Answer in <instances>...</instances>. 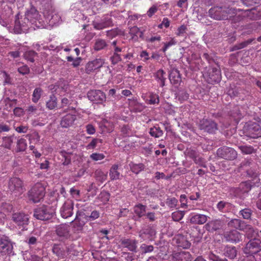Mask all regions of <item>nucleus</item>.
I'll use <instances>...</instances> for the list:
<instances>
[{
    "instance_id": "f257e3e1",
    "label": "nucleus",
    "mask_w": 261,
    "mask_h": 261,
    "mask_svg": "<svg viewBox=\"0 0 261 261\" xmlns=\"http://www.w3.org/2000/svg\"><path fill=\"white\" fill-rule=\"evenodd\" d=\"M25 16L29 21L30 24L34 30L44 28L45 24L39 12L35 7L32 6L25 13Z\"/></svg>"
},
{
    "instance_id": "f03ea898",
    "label": "nucleus",
    "mask_w": 261,
    "mask_h": 261,
    "mask_svg": "<svg viewBox=\"0 0 261 261\" xmlns=\"http://www.w3.org/2000/svg\"><path fill=\"white\" fill-rule=\"evenodd\" d=\"M45 189L41 182L35 184L28 193V198L34 203L39 202L45 196Z\"/></svg>"
},
{
    "instance_id": "7ed1b4c3",
    "label": "nucleus",
    "mask_w": 261,
    "mask_h": 261,
    "mask_svg": "<svg viewBox=\"0 0 261 261\" xmlns=\"http://www.w3.org/2000/svg\"><path fill=\"white\" fill-rule=\"evenodd\" d=\"M220 66H206L203 75L206 78L209 84H214L218 83L221 79V73Z\"/></svg>"
},
{
    "instance_id": "20e7f679",
    "label": "nucleus",
    "mask_w": 261,
    "mask_h": 261,
    "mask_svg": "<svg viewBox=\"0 0 261 261\" xmlns=\"http://www.w3.org/2000/svg\"><path fill=\"white\" fill-rule=\"evenodd\" d=\"M84 213L81 211H77L76 214V217L73 221H72L71 227V233L72 236L76 235L74 239H77L79 236H77L80 233L83 232L85 227L87 226H85V222L83 220V216Z\"/></svg>"
},
{
    "instance_id": "39448f33",
    "label": "nucleus",
    "mask_w": 261,
    "mask_h": 261,
    "mask_svg": "<svg viewBox=\"0 0 261 261\" xmlns=\"http://www.w3.org/2000/svg\"><path fill=\"white\" fill-rule=\"evenodd\" d=\"M29 21L25 16H20L19 14H17L15 16L14 32L15 34H21L22 33H27L29 29L31 28Z\"/></svg>"
},
{
    "instance_id": "423d86ee",
    "label": "nucleus",
    "mask_w": 261,
    "mask_h": 261,
    "mask_svg": "<svg viewBox=\"0 0 261 261\" xmlns=\"http://www.w3.org/2000/svg\"><path fill=\"white\" fill-rule=\"evenodd\" d=\"M198 128L203 133L208 134H215L218 129L217 123L211 119H205L199 121Z\"/></svg>"
},
{
    "instance_id": "0eeeda50",
    "label": "nucleus",
    "mask_w": 261,
    "mask_h": 261,
    "mask_svg": "<svg viewBox=\"0 0 261 261\" xmlns=\"http://www.w3.org/2000/svg\"><path fill=\"white\" fill-rule=\"evenodd\" d=\"M261 251V240L258 238L251 239L243 248V252L248 255H253Z\"/></svg>"
},
{
    "instance_id": "6e6552de",
    "label": "nucleus",
    "mask_w": 261,
    "mask_h": 261,
    "mask_svg": "<svg viewBox=\"0 0 261 261\" xmlns=\"http://www.w3.org/2000/svg\"><path fill=\"white\" fill-rule=\"evenodd\" d=\"M237 254V251L234 246H226L224 249V257H221L213 253L208 254V258L213 261H227L225 257L229 259H234Z\"/></svg>"
},
{
    "instance_id": "1a4fd4ad",
    "label": "nucleus",
    "mask_w": 261,
    "mask_h": 261,
    "mask_svg": "<svg viewBox=\"0 0 261 261\" xmlns=\"http://www.w3.org/2000/svg\"><path fill=\"white\" fill-rule=\"evenodd\" d=\"M241 167L246 170L247 176L253 180L257 181L259 176L258 167L254 163L250 162L248 160H245L241 163Z\"/></svg>"
},
{
    "instance_id": "9d476101",
    "label": "nucleus",
    "mask_w": 261,
    "mask_h": 261,
    "mask_svg": "<svg viewBox=\"0 0 261 261\" xmlns=\"http://www.w3.org/2000/svg\"><path fill=\"white\" fill-rule=\"evenodd\" d=\"M229 11L225 7L216 6L209 10L208 15L216 20H226L228 18Z\"/></svg>"
},
{
    "instance_id": "9b49d317",
    "label": "nucleus",
    "mask_w": 261,
    "mask_h": 261,
    "mask_svg": "<svg viewBox=\"0 0 261 261\" xmlns=\"http://www.w3.org/2000/svg\"><path fill=\"white\" fill-rule=\"evenodd\" d=\"M8 188L15 196L21 195L24 191L22 181L17 177H12L10 179Z\"/></svg>"
},
{
    "instance_id": "f8f14e48",
    "label": "nucleus",
    "mask_w": 261,
    "mask_h": 261,
    "mask_svg": "<svg viewBox=\"0 0 261 261\" xmlns=\"http://www.w3.org/2000/svg\"><path fill=\"white\" fill-rule=\"evenodd\" d=\"M69 86L67 81L61 79L55 85H50L48 86L49 90L53 93H55L60 95H64L65 93L67 94L68 89Z\"/></svg>"
},
{
    "instance_id": "ddd939ff",
    "label": "nucleus",
    "mask_w": 261,
    "mask_h": 261,
    "mask_svg": "<svg viewBox=\"0 0 261 261\" xmlns=\"http://www.w3.org/2000/svg\"><path fill=\"white\" fill-rule=\"evenodd\" d=\"M245 130L247 136L252 138L261 137V127L255 122H250L245 126Z\"/></svg>"
},
{
    "instance_id": "4468645a",
    "label": "nucleus",
    "mask_w": 261,
    "mask_h": 261,
    "mask_svg": "<svg viewBox=\"0 0 261 261\" xmlns=\"http://www.w3.org/2000/svg\"><path fill=\"white\" fill-rule=\"evenodd\" d=\"M217 154L219 157L227 160H233L237 157V151L233 148L226 146L218 148Z\"/></svg>"
},
{
    "instance_id": "2eb2a0df",
    "label": "nucleus",
    "mask_w": 261,
    "mask_h": 261,
    "mask_svg": "<svg viewBox=\"0 0 261 261\" xmlns=\"http://www.w3.org/2000/svg\"><path fill=\"white\" fill-rule=\"evenodd\" d=\"M33 216L37 219L44 221L52 217V213L47 206L42 205L35 209Z\"/></svg>"
},
{
    "instance_id": "dca6fc26",
    "label": "nucleus",
    "mask_w": 261,
    "mask_h": 261,
    "mask_svg": "<svg viewBox=\"0 0 261 261\" xmlns=\"http://www.w3.org/2000/svg\"><path fill=\"white\" fill-rule=\"evenodd\" d=\"M88 99L97 103H101L106 100L105 93L99 90H91L87 93Z\"/></svg>"
},
{
    "instance_id": "f3484780",
    "label": "nucleus",
    "mask_w": 261,
    "mask_h": 261,
    "mask_svg": "<svg viewBox=\"0 0 261 261\" xmlns=\"http://www.w3.org/2000/svg\"><path fill=\"white\" fill-rule=\"evenodd\" d=\"M170 261H191L192 257L189 252L186 251H173L169 257Z\"/></svg>"
},
{
    "instance_id": "a211bd4d",
    "label": "nucleus",
    "mask_w": 261,
    "mask_h": 261,
    "mask_svg": "<svg viewBox=\"0 0 261 261\" xmlns=\"http://www.w3.org/2000/svg\"><path fill=\"white\" fill-rule=\"evenodd\" d=\"M70 226L66 224H62L56 228V233L60 237L66 239H74V237L70 232Z\"/></svg>"
},
{
    "instance_id": "6ab92c4d",
    "label": "nucleus",
    "mask_w": 261,
    "mask_h": 261,
    "mask_svg": "<svg viewBox=\"0 0 261 261\" xmlns=\"http://www.w3.org/2000/svg\"><path fill=\"white\" fill-rule=\"evenodd\" d=\"M13 245L7 237L0 238V253L2 255H10L13 252Z\"/></svg>"
},
{
    "instance_id": "aec40b11",
    "label": "nucleus",
    "mask_w": 261,
    "mask_h": 261,
    "mask_svg": "<svg viewBox=\"0 0 261 261\" xmlns=\"http://www.w3.org/2000/svg\"><path fill=\"white\" fill-rule=\"evenodd\" d=\"M47 7L48 9L45 8L43 10L44 16L49 21L50 25H54L59 22L60 17L55 12L51 6L47 5Z\"/></svg>"
},
{
    "instance_id": "412c9836",
    "label": "nucleus",
    "mask_w": 261,
    "mask_h": 261,
    "mask_svg": "<svg viewBox=\"0 0 261 261\" xmlns=\"http://www.w3.org/2000/svg\"><path fill=\"white\" fill-rule=\"evenodd\" d=\"M12 219L18 226L24 228L29 223V218L27 215L22 213H15L12 215Z\"/></svg>"
},
{
    "instance_id": "4be33fe9",
    "label": "nucleus",
    "mask_w": 261,
    "mask_h": 261,
    "mask_svg": "<svg viewBox=\"0 0 261 261\" xmlns=\"http://www.w3.org/2000/svg\"><path fill=\"white\" fill-rule=\"evenodd\" d=\"M73 202L70 200H67L60 209L61 216L65 219L71 217L73 214Z\"/></svg>"
},
{
    "instance_id": "5701e85b",
    "label": "nucleus",
    "mask_w": 261,
    "mask_h": 261,
    "mask_svg": "<svg viewBox=\"0 0 261 261\" xmlns=\"http://www.w3.org/2000/svg\"><path fill=\"white\" fill-rule=\"evenodd\" d=\"M224 237L227 241L237 243L242 241L243 234L237 230H232L225 232Z\"/></svg>"
},
{
    "instance_id": "b1692460",
    "label": "nucleus",
    "mask_w": 261,
    "mask_h": 261,
    "mask_svg": "<svg viewBox=\"0 0 261 261\" xmlns=\"http://www.w3.org/2000/svg\"><path fill=\"white\" fill-rule=\"evenodd\" d=\"M112 23V19L109 16L104 17L99 21L94 20L92 22L94 28L99 30L111 26Z\"/></svg>"
},
{
    "instance_id": "393cba45",
    "label": "nucleus",
    "mask_w": 261,
    "mask_h": 261,
    "mask_svg": "<svg viewBox=\"0 0 261 261\" xmlns=\"http://www.w3.org/2000/svg\"><path fill=\"white\" fill-rule=\"evenodd\" d=\"M121 244L125 248L132 252H136L138 241L135 239L123 238L120 240Z\"/></svg>"
},
{
    "instance_id": "a878e982",
    "label": "nucleus",
    "mask_w": 261,
    "mask_h": 261,
    "mask_svg": "<svg viewBox=\"0 0 261 261\" xmlns=\"http://www.w3.org/2000/svg\"><path fill=\"white\" fill-rule=\"evenodd\" d=\"M76 119L75 115L67 114L61 118L60 125L63 128H68L73 124Z\"/></svg>"
},
{
    "instance_id": "bb28decb",
    "label": "nucleus",
    "mask_w": 261,
    "mask_h": 261,
    "mask_svg": "<svg viewBox=\"0 0 261 261\" xmlns=\"http://www.w3.org/2000/svg\"><path fill=\"white\" fill-rule=\"evenodd\" d=\"M207 216L203 214H191L190 221L192 224L202 225L207 221Z\"/></svg>"
},
{
    "instance_id": "cd10ccee",
    "label": "nucleus",
    "mask_w": 261,
    "mask_h": 261,
    "mask_svg": "<svg viewBox=\"0 0 261 261\" xmlns=\"http://www.w3.org/2000/svg\"><path fill=\"white\" fill-rule=\"evenodd\" d=\"M173 241L175 243L177 246L183 248H188L190 247L191 243L189 242L186 238L182 235L178 234L174 237Z\"/></svg>"
},
{
    "instance_id": "c85d7f7f",
    "label": "nucleus",
    "mask_w": 261,
    "mask_h": 261,
    "mask_svg": "<svg viewBox=\"0 0 261 261\" xmlns=\"http://www.w3.org/2000/svg\"><path fill=\"white\" fill-rule=\"evenodd\" d=\"M222 227V222L220 220L209 221L205 225V228L209 232H213Z\"/></svg>"
},
{
    "instance_id": "c756f323",
    "label": "nucleus",
    "mask_w": 261,
    "mask_h": 261,
    "mask_svg": "<svg viewBox=\"0 0 261 261\" xmlns=\"http://www.w3.org/2000/svg\"><path fill=\"white\" fill-rule=\"evenodd\" d=\"M169 79L173 84H179L181 81V77L179 70L177 69L173 68L169 74Z\"/></svg>"
},
{
    "instance_id": "7c9ffc66",
    "label": "nucleus",
    "mask_w": 261,
    "mask_h": 261,
    "mask_svg": "<svg viewBox=\"0 0 261 261\" xmlns=\"http://www.w3.org/2000/svg\"><path fill=\"white\" fill-rule=\"evenodd\" d=\"M146 103L149 105H158L160 102L159 96L153 92H149L146 96V98H144Z\"/></svg>"
},
{
    "instance_id": "2f4dec72",
    "label": "nucleus",
    "mask_w": 261,
    "mask_h": 261,
    "mask_svg": "<svg viewBox=\"0 0 261 261\" xmlns=\"http://www.w3.org/2000/svg\"><path fill=\"white\" fill-rule=\"evenodd\" d=\"M241 231L246 233L248 238H252L257 234V230L254 229L251 225L247 224L245 222Z\"/></svg>"
},
{
    "instance_id": "473e14b6",
    "label": "nucleus",
    "mask_w": 261,
    "mask_h": 261,
    "mask_svg": "<svg viewBox=\"0 0 261 261\" xmlns=\"http://www.w3.org/2000/svg\"><path fill=\"white\" fill-rule=\"evenodd\" d=\"M146 206L141 203L136 204L134 207V212L138 218H141L146 214Z\"/></svg>"
},
{
    "instance_id": "72a5a7b5",
    "label": "nucleus",
    "mask_w": 261,
    "mask_h": 261,
    "mask_svg": "<svg viewBox=\"0 0 261 261\" xmlns=\"http://www.w3.org/2000/svg\"><path fill=\"white\" fill-rule=\"evenodd\" d=\"M245 221L238 219H233L229 221L227 226L229 228H233L236 229L242 230Z\"/></svg>"
},
{
    "instance_id": "f704fd0d",
    "label": "nucleus",
    "mask_w": 261,
    "mask_h": 261,
    "mask_svg": "<svg viewBox=\"0 0 261 261\" xmlns=\"http://www.w3.org/2000/svg\"><path fill=\"white\" fill-rule=\"evenodd\" d=\"M119 166L117 164L113 165L110 170L109 175L112 180L119 179L120 176V173L118 171Z\"/></svg>"
},
{
    "instance_id": "c9c22d12",
    "label": "nucleus",
    "mask_w": 261,
    "mask_h": 261,
    "mask_svg": "<svg viewBox=\"0 0 261 261\" xmlns=\"http://www.w3.org/2000/svg\"><path fill=\"white\" fill-rule=\"evenodd\" d=\"M24 58L31 63H34L38 59V54L33 50H29L23 54Z\"/></svg>"
},
{
    "instance_id": "e433bc0d",
    "label": "nucleus",
    "mask_w": 261,
    "mask_h": 261,
    "mask_svg": "<svg viewBox=\"0 0 261 261\" xmlns=\"http://www.w3.org/2000/svg\"><path fill=\"white\" fill-rule=\"evenodd\" d=\"M52 251L54 254L59 257L64 258L65 256V252L63 246L60 244H54Z\"/></svg>"
},
{
    "instance_id": "4c0bfd02",
    "label": "nucleus",
    "mask_w": 261,
    "mask_h": 261,
    "mask_svg": "<svg viewBox=\"0 0 261 261\" xmlns=\"http://www.w3.org/2000/svg\"><path fill=\"white\" fill-rule=\"evenodd\" d=\"M145 235H148V238L150 239V238H152L155 235V231L154 229L148 227L146 229H144L141 230L139 232V237L143 239L144 240H145Z\"/></svg>"
},
{
    "instance_id": "58836bf2",
    "label": "nucleus",
    "mask_w": 261,
    "mask_h": 261,
    "mask_svg": "<svg viewBox=\"0 0 261 261\" xmlns=\"http://www.w3.org/2000/svg\"><path fill=\"white\" fill-rule=\"evenodd\" d=\"M13 210V205L10 202L0 200V211L4 214L10 213Z\"/></svg>"
},
{
    "instance_id": "ea45409f",
    "label": "nucleus",
    "mask_w": 261,
    "mask_h": 261,
    "mask_svg": "<svg viewBox=\"0 0 261 261\" xmlns=\"http://www.w3.org/2000/svg\"><path fill=\"white\" fill-rule=\"evenodd\" d=\"M129 165L132 172L136 174L144 170L145 167L143 163L135 164L131 163Z\"/></svg>"
},
{
    "instance_id": "a19ab883",
    "label": "nucleus",
    "mask_w": 261,
    "mask_h": 261,
    "mask_svg": "<svg viewBox=\"0 0 261 261\" xmlns=\"http://www.w3.org/2000/svg\"><path fill=\"white\" fill-rule=\"evenodd\" d=\"M16 138L13 136L5 137L3 138L2 146L10 149Z\"/></svg>"
},
{
    "instance_id": "79ce46f5",
    "label": "nucleus",
    "mask_w": 261,
    "mask_h": 261,
    "mask_svg": "<svg viewBox=\"0 0 261 261\" xmlns=\"http://www.w3.org/2000/svg\"><path fill=\"white\" fill-rule=\"evenodd\" d=\"M43 93L42 89L40 88H36L34 89L32 94V101L34 103H37L40 99Z\"/></svg>"
},
{
    "instance_id": "37998d69",
    "label": "nucleus",
    "mask_w": 261,
    "mask_h": 261,
    "mask_svg": "<svg viewBox=\"0 0 261 261\" xmlns=\"http://www.w3.org/2000/svg\"><path fill=\"white\" fill-rule=\"evenodd\" d=\"M46 107L49 110H53L57 106V98L53 94L50 96L49 99L46 102Z\"/></svg>"
},
{
    "instance_id": "c03bdc74",
    "label": "nucleus",
    "mask_w": 261,
    "mask_h": 261,
    "mask_svg": "<svg viewBox=\"0 0 261 261\" xmlns=\"http://www.w3.org/2000/svg\"><path fill=\"white\" fill-rule=\"evenodd\" d=\"M261 24L259 22H253L246 25V29L248 30L246 33L247 34H250L253 31H256L260 29Z\"/></svg>"
},
{
    "instance_id": "a18cd8bd",
    "label": "nucleus",
    "mask_w": 261,
    "mask_h": 261,
    "mask_svg": "<svg viewBox=\"0 0 261 261\" xmlns=\"http://www.w3.org/2000/svg\"><path fill=\"white\" fill-rule=\"evenodd\" d=\"M94 176L96 180L102 182L107 178V174L105 173L101 170L97 169L94 173Z\"/></svg>"
},
{
    "instance_id": "49530a36",
    "label": "nucleus",
    "mask_w": 261,
    "mask_h": 261,
    "mask_svg": "<svg viewBox=\"0 0 261 261\" xmlns=\"http://www.w3.org/2000/svg\"><path fill=\"white\" fill-rule=\"evenodd\" d=\"M149 134L152 137L159 138L163 135V133L159 126H154L150 129Z\"/></svg>"
},
{
    "instance_id": "de8ad7c7",
    "label": "nucleus",
    "mask_w": 261,
    "mask_h": 261,
    "mask_svg": "<svg viewBox=\"0 0 261 261\" xmlns=\"http://www.w3.org/2000/svg\"><path fill=\"white\" fill-rule=\"evenodd\" d=\"M252 185L249 181H246L241 182L239 187V189L242 193H247L251 189Z\"/></svg>"
},
{
    "instance_id": "09e8293b",
    "label": "nucleus",
    "mask_w": 261,
    "mask_h": 261,
    "mask_svg": "<svg viewBox=\"0 0 261 261\" xmlns=\"http://www.w3.org/2000/svg\"><path fill=\"white\" fill-rule=\"evenodd\" d=\"M252 211L251 209L245 208L240 211L239 214L244 219H249L251 218Z\"/></svg>"
},
{
    "instance_id": "8fccbe9b",
    "label": "nucleus",
    "mask_w": 261,
    "mask_h": 261,
    "mask_svg": "<svg viewBox=\"0 0 261 261\" xmlns=\"http://www.w3.org/2000/svg\"><path fill=\"white\" fill-rule=\"evenodd\" d=\"M99 216L100 213L98 211H93L91 212L90 216H87L84 213V215L83 216V218H84V219H85L87 221H92L98 218L99 217Z\"/></svg>"
},
{
    "instance_id": "3c124183",
    "label": "nucleus",
    "mask_w": 261,
    "mask_h": 261,
    "mask_svg": "<svg viewBox=\"0 0 261 261\" xmlns=\"http://www.w3.org/2000/svg\"><path fill=\"white\" fill-rule=\"evenodd\" d=\"M129 33L133 35V38H135V36L137 37L139 36L141 38H143V33L137 27H134L130 29Z\"/></svg>"
},
{
    "instance_id": "603ef678",
    "label": "nucleus",
    "mask_w": 261,
    "mask_h": 261,
    "mask_svg": "<svg viewBox=\"0 0 261 261\" xmlns=\"http://www.w3.org/2000/svg\"><path fill=\"white\" fill-rule=\"evenodd\" d=\"M176 97L180 102H183L188 99L189 94L185 90H180L179 91Z\"/></svg>"
},
{
    "instance_id": "864d4df0",
    "label": "nucleus",
    "mask_w": 261,
    "mask_h": 261,
    "mask_svg": "<svg viewBox=\"0 0 261 261\" xmlns=\"http://www.w3.org/2000/svg\"><path fill=\"white\" fill-rule=\"evenodd\" d=\"M26 140L23 138H20L17 141V150L19 151H23L25 150L27 147Z\"/></svg>"
},
{
    "instance_id": "5fc2aeb1",
    "label": "nucleus",
    "mask_w": 261,
    "mask_h": 261,
    "mask_svg": "<svg viewBox=\"0 0 261 261\" xmlns=\"http://www.w3.org/2000/svg\"><path fill=\"white\" fill-rule=\"evenodd\" d=\"M185 215V211H177L172 213V218L174 221L181 220Z\"/></svg>"
},
{
    "instance_id": "6e6d98bb",
    "label": "nucleus",
    "mask_w": 261,
    "mask_h": 261,
    "mask_svg": "<svg viewBox=\"0 0 261 261\" xmlns=\"http://www.w3.org/2000/svg\"><path fill=\"white\" fill-rule=\"evenodd\" d=\"M107 45V44L104 40L98 39L96 41L94 48L96 50H100L103 49Z\"/></svg>"
},
{
    "instance_id": "4d7b16f0",
    "label": "nucleus",
    "mask_w": 261,
    "mask_h": 261,
    "mask_svg": "<svg viewBox=\"0 0 261 261\" xmlns=\"http://www.w3.org/2000/svg\"><path fill=\"white\" fill-rule=\"evenodd\" d=\"M165 72L161 69L159 70L156 73V78L160 80V86L161 87H163L165 85V80L166 79L165 77Z\"/></svg>"
},
{
    "instance_id": "13d9d810",
    "label": "nucleus",
    "mask_w": 261,
    "mask_h": 261,
    "mask_svg": "<svg viewBox=\"0 0 261 261\" xmlns=\"http://www.w3.org/2000/svg\"><path fill=\"white\" fill-rule=\"evenodd\" d=\"M242 153L246 154H252L255 152V150L251 146H240L239 147Z\"/></svg>"
},
{
    "instance_id": "bf43d9fd",
    "label": "nucleus",
    "mask_w": 261,
    "mask_h": 261,
    "mask_svg": "<svg viewBox=\"0 0 261 261\" xmlns=\"http://www.w3.org/2000/svg\"><path fill=\"white\" fill-rule=\"evenodd\" d=\"M133 103L134 106L133 108H132V110L134 112H141L145 108V106L143 103H139L137 101H134Z\"/></svg>"
},
{
    "instance_id": "052dcab7",
    "label": "nucleus",
    "mask_w": 261,
    "mask_h": 261,
    "mask_svg": "<svg viewBox=\"0 0 261 261\" xmlns=\"http://www.w3.org/2000/svg\"><path fill=\"white\" fill-rule=\"evenodd\" d=\"M140 248L142 253L145 254L152 252L154 249V247L151 245H148L146 244H142L140 246Z\"/></svg>"
},
{
    "instance_id": "680f3d73",
    "label": "nucleus",
    "mask_w": 261,
    "mask_h": 261,
    "mask_svg": "<svg viewBox=\"0 0 261 261\" xmlns=\"http://www.w3.org/2000/svg\"><path fill=\"white\" fill-rule=\"evenodd\" d=\"M98 143H101V140L97 138H94L86 146V148L87 150L93 149L96 147Z\"/></svg>"
},
{
    "instance_id": "e2e57ef3",
    "label": "nucleus",
    "mask_w": 261,
    "mask_h": 261,
    "mask_svg": "<svg viewBox=\"0 0 261 261\" xmlns=\"http://www.w3.org/2000/svg\"><path fill=\"white\" fill-rule=\"evenodd\" d=\"M121 133L123 137L129 136L131 134L130 127L128 125H124L121 128Z\"/></svg>"
},
{
    "instance_id": "0e129e2a",
    "label": "nucleus",
    "mask_w": 261,
    "mask_h": 261,
    "mask_svg": "<svg viewBox=\"0 0 261 261\" xmlns=\"http://www.w3.org/2000/svg\"><path fill=\"white\" fill-rule=\"evenodd\" d=\"M105 155L103 153H93L90 155V158L94 161H98L103 160Z\"/></svg>"
},
{
    "instance_id": "69168bd1",
    "label": "nucleus",
    "mask_w": 261,
    "mask_h": 261,
    "mask_svg": "<svg viewBox=\"0 0 261 261\" xmlns=\"http://www.w3.org/2000/svg\"><path fill=\"white\" fill-rule=\"evenodd\" d=\"M192 158L195 164L199 165L201 167H206V165L203 161V159L195 155L194 153L193 154V155L192 156Z\"/></svg>"
},
{
    "instance_id": "338daca9",
    "label": "nucleus",
    "mask_w": 261,
    "mask_h": 261,
    "mask_svg": "<svg viewBox=\"0 0 261 261\" xmlns=\"http://www.w3.org/2000/svg\"><path fill=\"white\" fill-rule=\"evenodd\" d=\"M177 199L174 197L167 199L166 204L170 208L175 207L177 205Z\"/></svg>"
},
{
    "instance_id": "774afa93",
    "label": "nucleus",
    "mask_w": 261,
    "mask_h": 261,
    "mask_svg": "<svg viewBox=\"0 0 261 261\" xmlns=\"http://www.w3.org/2000/svg\"><path fill=\"white\" fill-rule=\"evenodd\" d=\"M202 58H203V59L206 60L207 61L208 63L210 64H218V63L216 62V60L208 54H204L202 56Z\"/></svg>"
}]
</instances>
